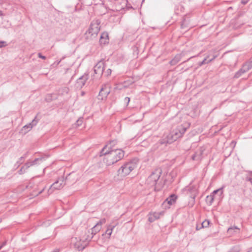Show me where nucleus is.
Listing matches in <instances>:
<instances>
[{
    "instance_id": "obj_29",
    "label": "nucleus",
    "mask_w": 252,
    "mask_h": 252,
    "mask_svg": "<svg viewBox=\"0 0 252 252\" xmlns=\"http://www.w3.org/2000/svg\"><path fill=\"white\" fill-rule=\"evenodd\" d=\"M83 123V118H80L77 121H76V125H77V126H80L82 125Z\"/></svg>"
},
{
    "instance_id": "obj_38",
    "label": "nucleus",
    "mask_w": 252,
    "mask_h": 252,
    "mask_svg": "<svg viewBox=\"0 0 252 252\" xmlns=\"http://www.w3.org/2000/svg\"><path fill=\"white\" fill-rule=\"evenodd\" d=\"M249 0H242L241 2L243 4H246Z\"/></svg>"
},
{
    "instance_id": "obj_31",
    "label": "nucleus",
    "mask_w": 252,
    "mask_h": 252,
    "mask_svg": "<svg viewBox=\"0 0 252 252\" xmlns=\"http://www.w3.org/2000/svg\"><path fill=\"white\" fill-rule=\"evenodd\" d=\"M221 190V189H218L214 190L211 193V195H213V197L215 196V195L217 194L219 191Z\"/></svg>"
},
{
    "instance_id": "obj_13",
    "label": "nucleus",
    "mask_w": 252,
    "mask_h": 252,
    "mask_svg": "<svg viewBox=\"0 0 252 252\" xmlns=\"http://www.w3.org/2000/svg\"><path fill=\"white\" fill-rule=\"evenodd\" d=\"M204 148L201 147L197 150L192 156L191 158L193 160H200L203 158V154L204 151Z\"/></svg>"
},
{
    "instance_id": "obj_8",
    "label": "nucleus",
    "mask_w": 252,
    "mask_h": 252,
    "mask_svg": "<svg viewBox=\"0 0 252 252\" xmlns=\"http://www.w3.org/2000/svg\"><path fill=\"white\" fill-rule=\"evenodd\" d=\"M187 127L183 125L178 126L175 129L171 131L172 133L174 135L175 138L178 139V138L182 137L187 129Z\"/></svg>"
},
{
    "instance_id": "obj_27",
    "label": "nucleus",
    "mask_w": 252,
    "mask_h": 252,
    "mask_svg": "<svg viewBox=\"0 0 252 252\" xmlns=\"http://www.w3.org/2000/svg\"><path fill=\"white\" fill-rule=\"evenodd\" d=\"M27 169H26V166H25V164L22 166L20 170H19V174H23V173H24L26 171V170H27Z\"/></svg>"
},
{
    "instance_id": "obj_12",
    "label": "nucleus",
    "mask_w": 252,
    "mask_h": 252,
    "mask_svg": "<svg viewBox=\"0 0 252 252\" xmlns=\"http://www.w3.org/2000/svg\"><path fill=\"white\" fill-rule=\"evenodd\" d=\"M37 116H36L33 120L32 121V122L28 124L27 125L24 126L22 130L25 131V132H27L30 131L34 126H35L38 123L39 119L37 118Z\"/></svg>"
},
{
    "instance_id": "obj_42",
    "label": "nucleus",
    "mask_w": 252,
    "mask_h": 252,
    "mask_svg": "<svg viewBox=\"0 0 252 252\" xmlns=\"http://www.w3.org/2000/svg\"><path fill=\"white\" fill-rule=\"evenodd\" d=\"M3 15V13H2V11L0 10V16H2Z\"/></svg>"
},
{
    "instance_id": "obj_15",
    "label": "nucleus",
    "mask_w": 252,
    "mask_h": 252,
    "mask_svg": "<svg viewBox=\"0 0 252 252\" xmlns=\"http://www.w3.org/2000/svg\"><path fill=\"white\" fill-rule=\"evenodd\" d=\"M161 213H157V212H154L153 213H150L149 214V218H148V220L150 222H153L156 220L158 219L160 217Z\"/></svg>"
},
{
    "instance_id": "obj_40",
    "label": "nucleus",
    "mask_w": 252,
    "mask_h": 252,
    "mask_svg": "<svg viewBox=\"0 0 252 252\" xmlns=\"http://www.w3.org/2000/svg\"><path fill=\"white\" fill-rule=\"evenodd\" d=\"M6 241L3 242L2 244L0 246V247H1V248H2L3 246H4L6 245Z\"/></svg>"
},
{
    "instance_id": "obj_46",
    "label": "nucleus",
    "mask_w": 252,
    "mask_h": 252,
    "mask_svg": "<svg viewBox=\"0 0 252 252\" xmlns=\"http://www.w3.org/2000/svg\"><path fill=\"white\" fill-rule=\"evenodd\" d=\"M232 8V7H229L228 8V10H229V9H231Z\"/></svg>"
},
{
    "instance_id": "obj_39",
    "label": "nucleus",
    "mask_w": 252,
    "mask_h": 252,
    "mask_svg": "<svg viewBox=\"0 0 252 252\" xmlns=\"http://www.w3.org/2000/svg\"><path fill=\"white\" fill-rule=\"evenodd\" d=\"M45 189V187H44L41 190H40L39 192H38V194H40Z\"/></svg>"
},
{
    "instance_id": "obj_1",
    "label": "nucleus",
    "mask_w": 252,
    "mask_h": 252,
    "mask_svg": "<svg viewBox=\"0 0 252 252\" xmlns=\"http://www.w3.org/2000/svg\"><path fill=\"white\" fill-rule=\"evenodd\" d=\"M117 143L116 140L109 142L101 150L100 156L104 155L103 162L107 166L111 165L121 160L124 157L125 152L121 149L113 150L112 147Z\"/></svg>"
},
{
    "instance_id": "obj_32",
    "label": "nucleus",
    "mask_w": 252,
    "mask_h": 252,
    "mask_svg": "<svg viewBox=\"0 0 252 252\" xmlns=\"http://www.w3.org/2000/svg\"><path fill=\"white\" fill-rule=\"evenodd\" d=\"M6 46V42L0 41V48H2Z\"/></svg>"
},
{
    "instance_id": "obj_34",
    "label": "nucleus",
    "mask_w": 252,
    "mask_h": 252,
    "mask_svg": "<svg viewBox=\"0 0 252 252\" xmlns=\"http://www.w3.org/2000/svg\"><path fill=\"white\" fill-rule=\"evenodd\" d=\"M124 101L126 104V105H127L130 101V98L128 97H126L125 98Z\"/></svg>"
},
{
    "instance_id": "obj_18",
    "label": "nucleus",
    "mask_w": 252,
    "mask_h": 252,
    "mask_svg": "<svg viewBox=\"0 0 252 252\" xmlns=\"http://www.w3.org/2000/svg\"><path fill=\"white\" fill-rule=\"evenodd\" d=\"M249 69V67L247 65H244L243 67L235 74L234 77L236 78H238L240 77L242 74L246 72Z\"/></svg>"
},
{
    "instance_id": "obj_7",
    "label": "nucleus",
    "mask_w": 252,
    "mask_h": 252,
    "mask_svg": "<svg viewBox=\"0 0 252 252\" xmlns=\"http://www.w3.org/2000/svg\"><path fill=\"white\" fill-rule=\"evenodd\" d=\"M71 243L73 244L74 248L79 251L83 250L87 246V242L78 239L77 238H72Z\"/></svg>"
},
{
    "instance_id": "obj_25",
    "label": "nucleus",
    "mask_w": 252,
    "mask_h": 252,
    "mask_svg": "<svg viewBox=\"0 0 252 252\" xmlns=\"http://www.w3.org/2000/svg\"><path fill=\"white\" fill-rule=\"evenodd\" d=\"M69 92V88H67V87H63V88H61L60 90H59V93L63 95V94H66L68 93Z\"/></svg>"
},
{
    "instance_id": "obj_50",
    "label": "nucleus",
    "mask_w": 252,
    "mask_h": 252,
    "mask_svg": "<svg viewBox=\"0 0 252 252\" xmlns=\"http://www.w3.org/2000/svg\"><path fill=\"white\" fill-rule=\"evenodd\" d=\"M1 249V247H0V250Z\"/></svg>"
},
{
    "instance_id": "obj_24",
    "label": "nucleus",
    "mask_w": 252,
    "mask_h": 252,
    "mask_svg": "<svg viewBox=\"0 0 252 252\" xmlns=\"http://www.w3.org/2000/svg\"><path fill=\"white\" fill-rule=\"evenodd\" d=\"M214 199H215V197H213V195H207L206 197V199H205V201H206V203L210 206L212 204L214 200Z\"/></svg>"
},
{
    "instance_id": "obj_11",
    "label": "nucleus",
    "mask_w": 252,
    "mask_h": 252,
    "mask_svg": "<svg viewBox=\"0 0 252 252\" xmlns=\"http://www.w3.org/2000/svg\"><path fill=\"white\" fill-rule=\"evenodd\" d=\"M89 79L88 74L85 73L79 77L76 81L75 85L77 88L81 89L85 84L87 80Z\"/></svg>"
},
{
    "instance_id": "obj_4",
    "label": "nucleus",
    "mask_w": 252,
    "mask_h": 252,
    "mask_svg": "<svg viewBox=\"0 0 252 252\" xmlns=\"http://www.w3.org/2000/svg\"><path fill=\"white\" fill-rule=\"evenodd\" d=\"M162 173V170L160 168L155 169L152 174L149 176L147 180V184L151 187H154L156 186L159 180V178Z\"/></svg>"
},
{
    "instance_id": "obj_9",
    "label": "nucleus",
    "mask_w": 252,
    "mask_h": 252,
    "mask_svg": "<svg viewBox=\"0 0 252 252\" xmlns=\"http://www.w3.org/2000/svg\"><path fill=\"white\" fill-rule=\"evenodd\" d=\"M110 88H109V87L106 85L103 86L101 88L99 93V94L97 96L98 99L101 100H105L107 98L108 95L110 94Z\"/></svg>"
},
{
    "instance_id": "obj_5",
    "label": "nucleus",
    "mask_w": 252,
    "mask_h": 252,
    "mask_svg": "<svg viewBox=\"0 0 252 252\" xmlns=\"http://www.w3.org/2000/svg\"><path fill=\"white\" fill-rule=\"evenodd\" d=\"M136 167V164L132 161L126 163L118 170V175L121 176H126L128 175Z\"/></svg>"
},
{
    "instance_id": "obj_10",
    "label": "nucleus",
    "mask_w": 252,
    "mask_h": 252,
    "mask_svg": "<svg viewBox=\"0 0 252 252\" xmlns=\"http://www.w3.org/2000/svg\"><path fill=\"white\" fill-rule=\"evenodd\" d=\"M104 67V62L102 61L98 62L94 68V74H97L98 77H101L103 73Z\"/></svg>"
},
{
    "instance_id": "obj_47",
    "label": "nucleus",
    "mask_w": 252,
    "mask_h": 252,
    "mask_svg": "<svg viewBox=\"0 0 252 252\" xmlns=\"http://www.w3.org/2000/svg\"><path fill=\"white\" fill-rule=\"evenodd\" d=\"M198 225V227H200L201 226V225L200 224H197Z\"/></svg>"
},
{
    "instance_id": "obj_48",
    "label": "nucleus",
    "mask_w": 252,
    "mask_h": 252,
    "mask_svg": "<svg viewBox=\"0 0 252 252\" xmlns=\"http://www.w3.org/2000/svg\"><path fill=\"white\" fill-rule=\"evenodd\" d=\"M239 252L238 251H237V252H232V251H231V252Z\"/></svg>"
},
{
    "instance_id": "obj_41",
    "label": "nucleus",
    "mask_w": 252,
    "mask_h": 252,
    "mask_svg": "<svg viewBox=\"0 0 252 252\" xmlns=\"http://www.w3.org/2000/svg\"><path fill=\"white\" fill-rule=\"evenodd\" d=\"M196 197V193H194L193 195H192V196H191V198L194 199Z\"/></svg>"
},
{
    "instance_id": "obj_14",
    "label": "nucleus",
    "mask_w": 252,
    "mask_h": 252,
    "mask_svg": "<svg viewBox=\"0 0 252 252\" xmlns=\"http://www.w3.org/2000/svg\"><path fill=\"white\" fill-rule=\"evenodd\" d=\"M108 33L106 32H103L100 36L99 42L101 44H105L109 42Z\"/></svg>"
},
{
    "instance_id": "obj_45",
    "label": "nucleus",
    "mask_w": 252,
    "mask_h": 252,
    "mask_svg": "<svg viewBox=\"0 0 252 252\" xmlns=\"http://www.w3.org/2000/svg\"><path fill=\"white\" fill-rule=\"evenodd\" d=\"M59 252V250L57 249L56 250H55L53 252Z\"/></svg>"
},
{
    "instance_id": "obj_20",
    "label": "nucleus",
    "mask_w": 252,
    "mask_h": 252,
    "mask_svg": "<svg viewBox=\"0 0 252 252\" xmlns=\"http://www.w3.org/2000/svg\"><path fill=\"white\" fill-rule=\"evenodd\" d=\"M177 198V196L176 195L172 194L166 199L165 201H167L169 205H172L175 202Z\"/></svg>"
},
{
    "instance_id": "obj_6",
    "label": "nucleus",
    "mask_w": 252,
    "mask_h": 252,
    "mask_svg": "<svg viewBox=\"0 0 252 252\" xmlns=\"http://www.w3.org/2000/svg\"><path fill=\"white\" fill-rule=\"evenodd\" d=\"M65 184V180L63 176L59 177L58 180L54 182L49 188L48 190V194H50L53 192L55 189H62Z\"/></svg>"
},
{
    "instance_id": "obj_19",
    "label": "nucleus",
    "mask_w": 252,
    "mask_h": 252,
    "mask_svg": "<svg viewBox=\"0 0 252 252\" xmlns=\"http://www.w3.org/2000/svg\"><path fill=\"white\" fill-rule=\"evenodd\" d=\"M182 58V54H177L174 58L170 62V64L171 65H175L177 63H178L181 60Z\"/></svg>"
},
{
    "instance_id": "obj_43",
    "label": "nucleus",
    "mask_w": 252,
    "mask_h": 252,
    "mask_svg": "<svg viewBox=\"0 0 252 252\" xmlns=\"http://www.w3.org/2000/svg\"><path fill=\"white\" fill-rule=\"evenodd\" d=\"M59 252V250L57 249L56 250H55L53 252Z\"/></svg>"
},
{
    "instance_id": "obj_49",
    "label": "nucleus",
    "mask_w": 252,
    "mask_h": 252,
    "mask_svg": "<svg viewBox=\"0 0 252 252\" xmlns=\"http://www.w3.org/2000/svg\"><path fill=\"white\" fill-rule=\"evenodd\" d=\"M181 28H183V24L181 25Z\"/></svg>"
},
{
    "instance_id": "obj_16",
    "label": "nucleus",
    "mask_w": 252,
    "mask_h": 252,
    "mask_svg": "<svg viewBox=\"0 0 252 252\" xmlns=\"http://www.w3.org/2000/svg\"><path fill=\"white\" fill-rule=\"evenodd\" d=\"M43 158H36L34 160L31 161H27L25 163V166H26V169H28L30 167L34 165L39 163V161H42Z\"/></svg>"
},
{
    "instance_id": "obj_35",
    "label": "nucleus",
    "mask_w": 252,
    "mask_h": 252,
    "mask_svg": "<svg viewBox=\"0 0 252 252\" xmlns=\"http://www.w3.org/2000/svg\"><path fill=\"white\" fill-rule=\"evenodd\" d=\"M37 55H38V57L39 58H41V59H43V60H45V59H46V58L45 56H43V55L41 54V53H38V54H37Z\"/></svg>"
},
{
    "instance_id": "obj_23",
    "label": "nucleus",
    "mask_w": 252,
    "mask_h": 252,
    "mask_svg": "<svg viewBox=\"0 0 252 252\" xmlns=\"http://www.w3.org/2000/svg\"><path fill=\"white\" fill-rule=\"evenodd\" d=\"M209 224L210 221L208 220H205L200 224L201 226L200 227H198V225H196V229L197 230H199L202 228L207 227L209 226Z\"/></svg>"
},
{
    "instance_id": "obj_30",
    "label": "nucleus",
    "mask_w": 252,
    "mask_h": 252,
    "mask_svg": "<svg viewBox=\"0 0 252 252\" xmlns=\"http://www.w3.org/2000/svg\"><path fill=\"white\" fill-rule=\"evenodd\" d=\"M106 222V220L105 219H103L100 220L96 224H98L100 225V226H101V225L103 223H104Z\"/></svg>"
},
{
    "instance_id": "obj_36",
    "label": "nucleus",
    "mask_w": 252,
    "mask_h": 252,
    "mask_svg": "<svg viewBox=\"0 0 252 252\" xmlns=\"http://www.w3.org/2000/svg\"><path fill=\"white\" fill-rule=\"evenodd\" d=\"M236 144V141H232L231 142L230 145H231V146H232V147H233V148H234L235 147V146Z\"/></svg>"
},
{
    "instance_id": "obj_2",
    "label": "nucleus",
    "mask_w": 252,
    "mask_h": 252,
    "mask_svg": "<svg viewBox=\"0 0 252 252\" xmlns=\"http://www.w3.org/2000/svg\"><path fill=\"white\" fill-rule=\"evenodd\" d=\"M100 21L98 19L93 20L90 25L89 29L86 32V38L88 39H92L97 35L100 29Z\"/></svg>"
},
{
    "instance_id": "obj_37",
    "label": "nucleus",
    "mask_w": 252,
    "mask_h": 252,
    "mask_svg": "<svg viewBox=\"0 0 252 252\" xmlns=\"http://www.w3.org/2000/svg\"><path fill=\"white\" fill-rule=\"evenodd\" d=\"M246 180L248 181H250L251 183H252V178L251 177H247L246 178Z\"/></svg>"
},
{
    "instance_id": "obj_26",
    "label": "nucleus",
    "mask_w": 252,
    "mask_h": 252,
    "mask_svg": "<svg viewBox=\"0 0 252 252\" xmlns=\"http://www.w3.org/2000/svg\"><path fill=\"white\" fill-rule=\"evenodd\" d=\"M216 57H214L212 59H210L208 61H207V58H205L201 62H200L199 64V65L200 66L204 64H205V63H210V62H211L212 61H213V60H214L215 59Z\"/></svg>"
},
{
    "instance_id": "obj_21",
    "label": "nucleus",
    "mask_w": 252,
    "mask_h": 252,
    "mask_svg": "<svg viewBox=\"0 0 252 252\" xmlns=\"http://www.w3.org/2000/svg\"><path fill=\"white\" fill-rule=\"evenodd\" d=\"M101 226H100L98 224H95L92 228V236L91 238H93L94 236L95 235L97 232H98L101 229Z\"/></svg>"
},
{
    "instance_id": "obj_33",
    "label": "nucleus",
    "mask_w": 252,
    "mask_h": 252,
    "mask_svg": "<svg viewBox=\"0 0 252 252\" xmlns=\"http://www.w3.org/2000/svg\"><path fill=\"white\" fill-rule=\"evenodd\" d=\"M24 159V157H21L19 158V160L17 161L18 164H21L23 162V160Z\"/></svg>"
},
{
    "instance_id": "obj_3",
    "label": "nucleus",
    "mask_w": 252,
    "mask_h": 252,
    "mask_svg": "<svg viewBox=\"0 0 252 252\" xmlns=\"http://www.w3.org/2000/svg\"><path fill=\"white\" fill-rule=\"evenodd\" d=\"M177 139L175 138L172 132H170L164 139L159 140L155 145L154 149H158L163 150L167 144H170L176 141Z\"/></svg>"
},
{
    "instance_id": "obj_22",
    "label": "nucleus",
    "mask_w": 252,
    "mask_h": 252,
    "mask_svg": "<svg viewBox=\"0 0 252 252\" xmlns=\"http://www.w3.org/2000/svg\"><path fill=\"white\" fill-rule=\"evenodd\" d=\"M115 225H109L108 226L107 229L106 231H105V234H103L102 235H107V237L108 238H109L112 233L113 230L115 228Z\"/></svg>"
},
{
    "instance_id": "obj_28",
    "label": "nucleus",
    "mask_w": 252,
    "mask_h": 252,
    "mask_svg": "<svg viewBox=\"0 0 252 252\" xmlns=\"http://www.w3.org/2000/svg\"><path fill=\"white\" fill-rule=\"evenodd\" d=\"M112 72V70L110 68H108L106 70V71L104 73V75L106 76H109L111 75Z\"/></svg>"
},
{
    "instance_id": "obj_17",
    "label": "nucleus",
    "mask_w": 252,
    "mask_h": 252,
    "mask_svg": "<svg viewBox=\"0 0 252 252\" xmlns=\"http://www.w3.org/2000/svg\"><path fill=\"white\" fill-rule=\"evenodd\" d=\"M240 232V229L237 226H234L228 228L227 232L229 236H233Z\"/></svg>"
},
{
    "instance_id": "obj_44",
    "label": "nucleus",
    "mask_w": 252,
    "mask_h": 252,
    "mask_svg": "<svg viewBox=\"0 0 252 252\" xmlns=\"http://www.w3.org/2000/svg\"><path fill=\"white\" fill-rule=\"evenodd\" d=\"M59 252V250L57 249L56 250H55L53 252Z\"/></svg>"
}]
</instances>
